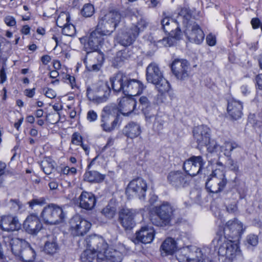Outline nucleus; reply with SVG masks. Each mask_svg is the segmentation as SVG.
<instances>
[{
    "label": "nucleus",
    "mask_w": 262,
    "mask_h": 262,
    "mask_svg": "<svg viewBox=\"0 0 262 262\" xmlns=\"http://www.w3.org/2000/svg\"><path fill=\"white\" fill-rule=\"evenodd\" d=\"M177 20L181 22L185 27L184 33L190 40L196 44H200L204 40L205 34L200 26L193 21L188 9H181L179 13Z\"/></svg>",
    "instance_id": "f257e3e1"
},
{
    "label": "nucleus",
    "mask_w": 262,
    "mask_h": 262,
    "mask_svg": "<svg viewBox=\"0 0 262 262\" xmlns=\"http://www.w3.org/2000/svg\"><path fill=\"white\" fill-rule=\"evenodd\" d=\"M212 244L214 250L220 256H225L231 260L241 257V251L238 245L233 243L231 240L226 239V237L217 234L213 240Z\"/></svg>",
    "instance_id": "f03ea898"
},
{
    "label": "nucleus",
    "mask_w": 262,
    "mask_h": 262,
    "mask_svg": "<svg viewBox=\"0 0 262 262\" xmlns=\"http://www.w3.org/2000/svg\"><path fill=\"white\" fill-rule=\"evenodd\" d=\"M146 80L154 84L159 92L163 94L169 91L170 84L164 77L163 72L157 63H150L146 68Z\"/></svg>",
    "instance_id": "7ed1b4c3"
},
{
    "label": "nucleus",
    "mask_w": 262,
    "mask_h": 262,
    "mask_svg": "<svg viewBox=\"0 0 262 262\" xmlns=\"http://www.w3.org/2000/svg\"><path fill=\"white\" fill-rule=\"evenodd\" d=\"M40 217L45 224L54 225L62 223L64 220L66 213L61 207L51 203L43 208Z\"/></svg>",
    "instance_id": "20e7f679"
},
{
    "label": "nucleus",
    "mask_w": 262,
    "mask_h": 262,
    "mask_svg": "<svg viewBox=\"0 0 262 262\" xmlns=\"http://www.w3.org/2000/svg\"><path fill=\"white\" fill-rule=\"evenodd\" d=\"M12 252L20 257L24 262H33L35 258V252L28 243L24 239L13 238L10 242Z\"/></svg>",
    "instance_id": "39448f33"
},
{
    "label": "nucleus",
    "mask_w": 262,
    "mask_h": 262,
    "mask_svg": "<svg viewBox=\"0 0 262 262\" xmlns=\"http://www.w3.org/2000/svg\"><path fill=\"white\" fill-rule=\"evenodd\" d=\"M172 207L168 203H164L156 208V214L150 216V221L156 226L163 227L169 224L173 212Z\"/></svg>",
    "instance_id": "423d86ee"
},
{
    "label": "nucleus",
    "mask_w": 262,
    "mask_h": 262,
    "mask_svg": "<svg viewBox=\"0 0 262 262\" xmlns=\"http://www.w3.org/2000/svg\"><path fill=\"white\" fill-rule=\"evenodd\" d=\"M227 179L223 170L218 168L213 170L206 182V189L211 193L222 191L227 184Z\"/></svg>",
    "instance_id": "0eeeda50"
},
{
    "label": "nucleus",
    "mask_w": 262,
    "mask_h": 262,
    "mask_svg": "<svg viewBox=\"0 0 262 262\" xmlns=\"http://www.w3.org/2000/svg\"><path fill=\"white\" fill-rule=\"evenodd\" d=\"M120 18L119 13L116 11H111L100 18L97 27L110 35L116 28Z\"/></svg>",
    "instance_id": "6e6552de"
},
{
    "label": "nucleus",
    "mask_w": 262,
    "mask_h": 262,
    "mask_svg": "<svg viewBox=\"0 0 262 262\" xmlns=\"http://www.w3.org/2000/svg\"><path fill=\"white\" fill-rule=\"evenodd\" d=\"M146 190V182L142 178H138L129 182L126 189V194L130 199L137 197L141 200H144Z\"/></svg>",
    "instance_id": "1a4fd4ad"
},
{
    "label": "nucleus",
    "mask_w": 262,
    "mask_h": 262,
    "mask_svg": "<svg viewBox=\"0 0 262 262\" xmlns=\"http://www.w3.org/2000/svg\"><path fill=\"white\" fill-rule=\"evenodd\" d=\"M103 31V29L97 27L96 30L91 33L87 42L84 45V49L87 54H89L93 51L98 50L99 47L103 45L104 40L108 35Z\"/></svg>",
    "instance_id": "9d476101"
},
{
    "label": "nucleus",
    "mask_w": 262,
    "mask_h": 262,
    "mask_svg": "<svg viewBox=\"0 0 262 262\" xmlns=\"http://www.w3.org/2000/svg\"><path fill=\"white\" fill-rule=\"evenodd\" d=\"M86 248L96 255V260L99 259L100 254H103L108 247L107 243L101 237L97 235H90L85 240Z\"/></svg>",
    "instance_id": "9b49d317"
},
{
    "label": "nucleus",
    "mask_w": 262,
    "mask_h": 262,
    "mask_svg": "<svg viewBox=\"0 0 262 262\" xmlns=\"http://www.w3.org/2000/svg\"><path fill=\"white\" fill-rule=\"evenodd\" d=\"M72 234L74 236H82L86 234L91 227V224L79 215L73 217L70 222Z\"/></svg>",
    "instance_id": "f8f14e48"
},
{
    "label": "nucleus",
    "mask_w": 262,
    "mask_h": 262,
    "mask_svg": "<svg viewBox=\"0 0 262 262\" xmlns=\"http://www.w3.org/2000/svg\"><path fill=\"white\" fill-rule=\"evenodd\" d=\"M192 180L190 176H187L180 171H172L167 176V181L169 184L176 189L188 186Z\"/></svg>",
    "instance_id": "ddd939ff"
},
{
    "label": "nucleus",
    "mask_w": 262,
    "mask_h": 262,
    "mask_svg": "<svg viewBox=\"0 0 262 262\" xmlns=\"http://www.w3.org/2000/svg\"><path fill=\"white\" fill-rule=\"evenodd\" d=\"M172 73L178 79L184 80L189 77V64L183 59H176L171 64Z\"/></svg>",
    "instance_id": "4468645a"
},
{
    "label": "nucleus",
    "mask_w": 262,
    "mask_h": 262,
    "mask_svg": "<svg viewBox=\"0 0 262 262\" xmlns=\"http://www.w3.org/2000/svg\"><path fill=\"white\" fill-rule=\"evenodd\" d=\"M137 211L133 209L123 208L119 213L120 224L125 230L132 229L135 226V217Z\"/></svg>",
    "instance_id": "2eb2a0df"
},
{
    "label": "nucleus",
    "mask_w": 262,
    "mask_h": 262,
    "mask_svg": "<svg viewBox=\"0 0 262 262\" xmlns=\"http://www.w3.org/2000/svg\"><path fill=\"white\" fill-rule=\"evenodd\" d=\"M24 228L29 234L36 235L42 228V225L36 214L28 215L24 223Z\"/></svg>",
    "instance_id": "dca6fc26"
},
{
    "label": "nucleus",
    "mask_w": 262,
    "mask_h": 262,
    "mask_svg": "<svg viewBox=\"0 0 262 262\" xmlns=\"http://www.w3.org/2000/svg\"><path fill=\"white\" fill-rule=\"evenodd\" d=\"M244 231L242 223L236 219L228 221L224 229L225 236L234 238L239 236Z\"/></svg>",
    "instance_id": "f3484780"
},
{
    "label": "nucleus",
    "mask_w": 262,
    "mask_h": 262,
    "mask_svg": "<svg viewBox=\"0 0 262 262\" xmlns=\"http://www.w3.org/2000/svg\"><path fill=\"white\" fill-rule=\"evenodd\" d=\"M210 129L206 125H200L194 128L193 136L200 146L206 145L210 139Z\"/></svg>",
    "instance_id": "a211bd4d"
},
{
    "label": "nucleus",
    "mask_w": 262,
    "mask_h": 262,
    "mask_svg": "<svg viewBox=\"0 0 262 262\" xmlns=\"http://www.w3.org/2000/svg\"><path fill=\"white\" fill-rule=\"evenodd\" d=\"M21 224L17 217L4 215L0 220V228L4 231L13 232L20 229Z\"/></svg>",
    "instance_id": "6ab92c4d"
},
{
    "label": "nucleus",
    "mask_w": 262,
    "mask_h": 262,
    "mask_svg": "<svg viewBox=\"0 0 262 262\" xmlns=\"http://www.w3.org/2000/svg\"><path fill=\"white\" fill-rule=\"evenodd\" d=\"M144 86L139 80L131 79L127 77V82H126L123 93L125 95L135 96L140 94Z\"/></svg>",
    "instance_id": "aec40b11"
},
{
    "label": "nucleus",
    "mask_w": 262,
    "mask_h": 262,
    "mask_svg": "<svg viewBox=\"0 0 262 262\" xmlns=\"http://www.w3.org/2000/svg\"><path fill=\"white\" fill-rule=\"evenodd\" d=\"M97 262H121L123 254L113 248H107L103 254H100Z\"/></svg>",
    "instance_id": "412c9836"
},
{
    "label": "nucleus",
    "mask_w": 262,
    "mask_h": 262,
    "mask_svg": "<svg viewBox=\"0 0 262 262\" xmlns=\"http://www.w3.org/2000/svg\"><path fill=\"white\" fill-rule=\"evenodd\" d=\"M136 239L143 244L150 243L155 237V230L151 227L144 226L136 233Z\"/></svg>",
    "instance_id": "4be33fe9"
},
{
    "label": "nucleus",
    "mask_w": 262,
    "mask_h": 262,
    "mask_svg": "<svg viewBox=\"0 0 262 262\" xmlns=\"http://www.w3.org/2000/svg\"><path fill=\"white\" fill-rule=\"evenodd\" d=\"M112 89L116 92H123L127 76L121 72H118L110 78Z\"/></svg>",
    "instance_id": "5701e85b"
},
{
    "label": "nucleus",
    "mask_w": 262,
    "mask_h": 262,
    "mask_svg": "<svg viewBox=\"0 0 262 262\" xmlns=\"http://www.w3.org/2000/svg\"><path fill=\"white\" fill-rule=\"evenodd\" d=\"M243 108V103L240 101L233 99L228 101L227 112L232 119L237 120L241 118Z\"/></svg>",
    "instance_id": "b1692460"
},
{
    "label": "nucleus",
    "mask_w": 262,
    "mask_h": 262,
    "mask_svg": "<svg viewBox=\"0 0 262 262\" xmlns=\"http://www.w3.org/2000/svg\"><path fill=\"white\" fill-rule=\"evenodd\" d=\"M136 104L137 102L134 99L123 97L119 101L118 109L123 115L127 116L135 109Z\"/></svg>",
    "instance_id": "393cba45"
},
{
    "label": "nucleus",
    "mask_w": 262,
    "mask_h": 262,
    "mask_svg": "<svg viewBox=\"0 0 262 262\" xmlns=\"http://www.w3.org/2000/svg\"><path fill=\"white\" fill-rule=\"evenodd\" d=\"M163 29L165 33H167L171 36L177 37L180 31L178 30V27L176 21L169 17H165L161 21Z\"/></svg>",
    "instance_id": "a878e982"
},
{
    "label": "nucleus",
    "mask_w": 262,
    "mask_h": 262,
    "mask_svg": "<svg viewBox=\"0 0 262 262\" xmlns=\"http://www.w3.org/2000/svg\"><path fill=\"white\" fill-rule=\"evenodd\" d=\"M96 198L94 195L86 191H83L79 196V206L86 210H91L94 207Z\"/></svg>",
    "instance_id": "bb28decb"
},
{
    "label": "nucleus",
    "mask_w": 262,
    "mask_h": 262,
    "mask_svg": "<svg viewBox=\"0 0 262 262\" xmlns=\"http://www.w3.org/2000/svg\"><path fill=\"white\" fill-rule=\"evenodd\" d=\"M138 36L137 32L134 31L130 27L125 32L119 34L118 39L122 45L127 46L131 45Z\"/></svg>",
    "instance_id": "cd10ccee"
},
{
    "label": "nucleus",
    "mask_w": 262,
    "mask_h": 262,
    "mask_svg": "<svg viewBox=\"0 0 262 262\" xmlns=\"http://www.w3.org/2000/svg\"><path fill=\"white\" fill-rule=\"evenodd\" d=\"M123 132L127 137L134 139L141 134V126L138 123L130 122L124 127Z\"/></svg>",
    "instance_id": "c85d7f7f"
},
{
    "label": "nucleus",
    "mask_w": 262,
    "mask_h": 262,
    "mask_svg": "<svg viewBox=\"0 0 262 262\" xmlns=\"http://www.w3.org/2000/svg\"><path fill=\"white\" fill-rule=\"evenodd\" d=\"M111 92H94L87 91L88 99L94 103H100L105 102L108 99Z\"/></svg>",
    "instance_id": "c756f323"
},
{
    "label": "nucleus",
    "mask_w": 262,
    "mask_h": 262,
    "mask_svg": "<svg viewBox=\"0 0 262 262\" xmlns=\"http://www.w3.org/2000/svg\"><path fill=\"white\" fill-rule=\"evenodd\" d=\"M59 249V247L57 242L56 237L53 235L49 236L48 239L45 245L44 250L45 252L52 255L57 252Z\"/></svg>",
    "instance_id": "7c9ffc66"
},
{
    "label": "nucleus",
    "mask_w": 262,
    "mask_h": 262,
    "mask_svg": "<svg viewBox=\"0 0 262 262\" xmlns=\"http://www.w3.org/2000/svg\"><path fill=\"white\" fill-rule=\"evenodd\" d=\"M118 123V119L116 118L111 123L108 117L101 116L100 126L105 132H111L115 129Z\"/></svg>",
    "instance_id": "2f4dec72"
},
{
    "label": "nucleus",
    "mask_w": 262,
    "mask_h": 262,
    "mask_svg": "<svg viewBox=\"0 0 262 262\" xmlns=\"http://www.w3.org/2000/svg\"><path fill=\"white\" fill-rule=\"evenodd\" d=\"M161 248L166 254H172L177 250L176 242L172 238H167L163 242Z\"/></svg>",
    "instance_id": "473e14b6"
},
{
    "label": "nucleus",
    "mask_w": 262,
    "mask_h": 262,
    "mask_svg": "<svg viewBox=\"0 0 262 262\" xmlns=\"http://www.w3.org/2000/svg\"><path fill=\"white\" fill-rule=\"evenodd\" d=\"M87 91L94 92H111V89L106 82L100 81L87 88Z\"/></svg>",
    "instance_id": "72a5a7b5"
},
{
    "label": "nucleus",
    "mask_w": 262,
    "mask_h": 262,
    "mask_svg": "<svg viewBox=\"0 0 262 262\" xmlns=\"http://www.w3.org/2000/svg\"><path fill=\"white\" fill-rule=\"evenodd\" d=\"M104 179L103 175L96 171H86L84 176V179L89 182H99Z\"/></svg>",
    "instance_id": "f704fd0d"
},
{
    "label": "nucleus",
    "mask_w": 262,
    "mask_h": 262,
    "mask_svg": "<svg viewBox=\"0 0 262 262\" xmlns=\"http://www.w3.org/2000/svg\"><path fill=\"white\" fill-rule=\"evenodd\" d=\"M140 108L143 112L146 120L148 121L150 119L154 117L151 114H149L147 112L146 109L148 108L150 106V102L148 98L145 96H142L139 99Z\"/></svg>",
    "instance_id": "c9c22d12"
},
{
    "label": "nucleus",
    "mask_w": 262,
    "mask_h": 262,
    "mask_svg": "<svg viewBox=\"0 0 262 262\" xmlns=\"http://www.w3.org/2000/svg\"><path fill=\"white\" fill-rule=\"evenodd\" d=\"M200 165H183V169L187 174V176L192 177L196 176L198 174L201 169Z\"/></svg>",
    "instance_id": "e433bc0d"
},
{
    "label": "nucleus",
    "mask_w": 262,
    "mask_h": 262,
    "mask_svg": "<svg viewBox=\"0 0 262 262\" xmlns=\"http://www.w3.org/2000/svg\"><path fill=\"white\" fill-rule=\"evenodd\" d=\"M187 262H213L212 260L208 257L204 255L201 251L196 252L195 257H187Z\"/></svg>",
    "instance_id": "4c0bfd02"
},
{
    "label": "nucleus",
    "mask_w": 262,
    "mask_h": 262,
    "mask_svg": "<svg viewBox=\"0 0 262 262\" xmlns=\"http://www.w3.org/2000/svg\"><path fill=\"white\" fill-rule=\"evenodd\" d=\"M95 257H96L95 253H93L86 248V249L81 254L80 259L81 262H93Z\"/></svg>",
    "instance_id": "58836bf2"
},
{
    "label": "nucleus",
    "mask_w": 262,
    "mask_h": 262,
    "mask_svg": "<svg viewBox=\"0 0 262 262\" xmlns=\"http://www.w3.org/2000/svg\"><path fill=\"white\" fill-rule=\"evenodd\" d=\"M148 25L147 22L145 19L140 18V20L136 24L133 25L131 28L133 29L134 31L137 32L138 36L141 32L144 31V30L147 27Z\"/></svg>",
    "instance_id": "ea45409f"
},
{
    "label": "nucleus",
    "mask_w": 262,
    "mask_h": 262,
    "mask_svg": "<svg viewBox=\"0 0 262 262\" xmlns=\"http://www.w3.org/2000/svg\"><path fill=\"white\" fill-rule=\"evenodd\" d=\"M165 123L164 117L157 115L153 125L154 129L158 132H161L164 128Z\"/></svg>",
    "instance_id": "a19ab883"
},
{
    "label": "nucleus",
    "mask_w": 262,
    "mask_h": 262,
    "mask_svg": "<svg viewBox=\"0 0 262 262\" xmlns=\"http://www.w3.org/2000/svg\"><path fill=\"white\" fill-rule=\"evenodd\" d=\"M94 12L95 9L93 5L85 4L81 10V14L84 17H90L94 14Z\"/></svg>",
    "instance_id": "79ce46f5"
},
{
    "label": "nucleus",
    "mask_w": 262,
    "mask_h": 262,
    "mask_svg": "<svg viewBox=\"0 0 262 262\" xmlns=\"http://www.w3.org/2000/svg\"><path fill=\"white\" fill-rule=\"evenodd\" d=\"M238 145L234 142H225L224 145L221 147L222 151H224V155L227 157L230 155L231 151L237 147Z\"/></svg>",
    "instance_id": "37998d69"
},
{
    "label": "nucleus",
    "mask_w": 262,
    "mask_h": 262,
    "mask_svg": "<svg viewBox=\"0 0 262 262\" xmlns=\"http://www.w3.org/2000/svg\"><path fill=\"white\" fill-rule=\"evenodd\" d=\"M62 33L66 36H72L75 33V28L74 25L72 24H66L63 26L62 30Z\"/></svg>",
    "instance_id": "c03bdc74"
},
{
    "label": "nucleus",
    "mask_w": 262,
    "mask_h": 262,
    "mask_svg": "<svg viewBox=\"0 0 262 262\" xmlns=\"http://www.w3.org/2000/svg\"><path fill=\"white\" fill-rule=\"evenodd\" d=\"M29 207L33 209L36 205L42 206L46 204V200L45 198H34L29 201L28 203Z\"/></svg>",
    "instance_id": "a18cd8bd"
},
{
    "label": "nucleus",
    "mask_w": 262,
    "mask_h": 262,
    "mask_svg": "<svg viewBox=\"0 0 262 262\" xmlns=\"http://www.w3.org/2000/svg\"><path fill=\"white\" fill-rule=\"evenodd\" d=\"M246 243L248 248L256 246L258 243V236L254 234H250L246 238Z\"/></svg>",
    "instance_id": "49530a36"
},
{
    "label": "nucleus",
    "mask_w": 262,
    "mask_h": 262,
    "mask_svg": "<svg viewBox=\"0 0 262 262\" xmlns=\"http://www.w3.org/2000/svg\"><path fill=\"white\" fill-rule=\"evenodd\" d=\"M116 210L114 207L110 205L106 206L102 210V213L108 219H112L115 214Z\"/></svg>",
    "instance_id": "de8ad7c7"
},
{
    "label": "nucleus",
    "mask_w": 262,
    "mask_h": 262,
    "mask_svg": "<svg viewBox=\"0 0 262 262\" xmlns=\"http://www.w3.org/2000/svg\"><path fill=\"white\" fill-rule=\"evenodd\" d=\"M89 55H91L96 60L97 62L102 63L104 61V54L102 52L96 51H93Z\"/></svg>",
    "instance_id": "09e8293b"
},
{
    "label": "nucleus",
    "mask_w": 262,
    "mask_h": 262,
    "mask_svg": "<svg viewBox=\"0 0 262 262\" xmlns=\"http://www.w3.org/2000/svg\"><path fill=\"white\" fill-rule=\"evenodd\" d=\"M114 111V107L110 105L105 106L102 110L101 116L108 117V118H110L111 116L113 115Z\"/></svg>",
    "instance_id": "8fccbe9b"
},
{
    "label": "nucleus",
    "mask_w": 262,
    "mask_h": 262,
    "mask_svg": "<svg viewBox=\"0 0 262 262\" xmlns=\"http://www.w3.org/2000/svg\"><path fill=\"white\" fill-rule=\"evenodd\" d=\"M203 146H206L207 150L210 153L216 151L218 147V145L216 141L213 140H211L210 139L206 145H203Z\"/></svg>",
    "instance_id": "3c124183"
},
{
    "label": "nucleus",
    "mask_w": 262,
    "mask_h": 262,
    "mask_svg": "<svg viewBox=\"0 0 262 262\" xmlns=\"http://www.w3.org/2000/svg\"><path fill=\"white\" fill-rule=\"evenodd\" d=\"M82 137L77 132L73 133L72 136V143L76 145H80L82 143Z\"/></svg>",
    "instance_id": "603ef678"
},
{
    "label": "nucleus",
    "mask_w": 262,
    "mask_h": 262,
    "mask_svg": "<svg viewBox=\"0 0 262 262\" xmlns=\"http://www.w3.org/2000/svg\"><path fill=\"white\" fill-rule=\"evenodd\" d=\"M202 162V158L201 156H193L185 161L183 164L191 163V164H201Z\"/></svg>",
    "instance_id": "864d4df0"
},
{
    "label": "nucleus",
    "mask_w": 262,
    "mask_h": 262,
    "mask_svg": "<svg viewBox=\"0 0 262 262\" xmlns=\"http://www.w3.org/2000/svg\"><path fill=\"white\" fill-rule=\"evenodd\" d=\"M62 77L63 78L65 79L66 82L67 83H68L70 84L72 89L76 87L75 78L74 77L68 74H66L65 75V76H63Z\"/></svg>",
    "instance_id": "5fc2aeb1"
},
{
    "label": "nucleus",
    "mask_w": 262,
    "mask_h": 262,
    "mask_svg": "<svg viewBox=\"0 0 262 262\" xmlns=\"http://www.w3.org/2000/svg\"><path fill=\"white\" fill-rule=\"evenodd\" d=\"M97 114L94 111L90 110L88 112L86 118L89 122H94L97 119Z\"/></svg>",
    "instance_id": "6e6d98bb"
},
{
    "label": "nucleus",
    "mask_w": 262,
    "mask_h": 262,
    "mask_svg": "<svg viewBox=\"0 0 262 262\" xmlns=\"http://www.w3.org/2000/svg\"><path fill=\"white\" fill-rule=\"evenodd\" d=\"M4 21L6 24L9 27H13L16 25V20L15 18L12 16H7L4 18Z\"/></svg>",
    "instance_id": "4d7b16f0"
},
{
    "label": "nucleus",
    "mask_w": 262,
    "mask_h": 262,
    "mask_svg": "<svg viewBox=\"0 0 262 262\" xmlns=\"http://www.w3.org/2000/svg\"><path fill=\"white\" fill-rule=\"evenodd\" d=\"M12 209L14 211H18L21 208L22 204L17 200H11L10 201Z\"/></svg>",
    "instance_id": "13d9d810"
},
{
    "label": "nucleus",
    "mask_w": 262,
    "mask_h": 262,
    "mask_svg": "<svg viewBox=\"0 0 262 262\" xmlns=\"http://www.w3.org/2000/svg\"><path fill=\"white\" fill-rule=\"evenodd\" d=\"M61 172L64 174H73L76 172V169L73 167H70L68 166H66L62 168Z\"/></svg>",
    "instance_id": "bf43d9fd"
},
{
    "label": "nucleus",
    "mask_w": 262,
    "mask_h": 262,
    "mask_svg": "<svg viewBox=\"0 0 262 262\" xmlns=\"http://www.w3.org/2000/svg\"><path fill=\"white\" fill-rule=\"evenodd\" d=\"M251 24L254 29H256L260 27L262 30V23L258 18H252Z\"/></svg>",
    "instance_id": "052dcab7"
},
{
    "label": "nucleus",
    "mask_w": 262,
    "mask_h": 262,
    "mask_svg": "<svg viewBox=\"0 0 262 262\" xmlns=\"http://www.w3.org/2000/svg\"><path fill=\"white\" fill-rule=\"evenodd\" d=\"M45 95L47 97L51 99L54 98L56 96V93L52 89L48 88L46 91Z\"/></svg>",
    "instance_id": "680f3d73"
},
{
    "label": "nucleus",
    "mask_w": 262,
    "mask_h": 262,
    "mask_svg": "<svg viewBox=\"0 0 262 262\" xmlns=\"http://www.w3.org/2000/svg\"><path fill=\"white\" fill-rule=\"evenodd\" d=\"M206 41L207 44L210 46H213L215 45L216 43L215 37L212 34H209L207 36Z\"/></svg>",
    "instance_id": "e2e57ef3"
},
{
    "label": "nucleus",
    "mask_w": 262,
    "mask_h": 262,
    "mask_svg": "<svg viewBox=\"0 0 262 262\" xmlns=\"http://www.w3.org/2000/svg\"><path fill=\"white\" fill-rule=\"evenodd\" d=\"M42 166V169L44 172L47 174H49L52 172L53 169V165H44Z\"/></svg>",
    "instance_id": "0e129e2a"
},
{
    "label": "nucleus",
    "mask_w": 262,
    "mask_h": 262,
    "mask_svg": "<svg viewBox=\"0 0 262 262\" xmlns=\"http://www.w3.org/2000/svg\"><path fill=\"white\" fill-rule=\"evenodd\" d=\"M227 210L229 213H235L237 209L236 204H230L227 207Z\"/></svg>",
    "instance_id": "69168bd1"
},
{
    "label": "nucleus",
    "mask_w": 262,
    "mask_h": 262,
    "mask_svg": "<svg viewBox=\"0 0 262 262\" xmlns=\"http://www.w3.org/2000/svg\"><path fill=\"white\" fill-rule=\"evenodd\" d=\"M35 93V89H26L25 91V94L29 98H32Z\"/></svg>",
    "instance_id": "338daca9"
},
{
    "label": "nucleus",
    "mask_w": 262,
    "mask_h": 262,
    "mask_svg": "<svg viewBox=\"0 0 262 262\" xmlns=\"http://www.w3.org/2000/svg\"><path fill=\"white\" fill-rule=\"evenodd\" d=\"M255 79L258 88L262 90V74L257 75Z\"/></svg>",
    "instance_id": "774afa93"
}]
</instances>
